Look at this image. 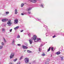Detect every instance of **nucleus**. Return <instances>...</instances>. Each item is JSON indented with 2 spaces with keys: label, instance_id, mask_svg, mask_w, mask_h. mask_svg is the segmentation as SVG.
I'll use <instances>...</instances> for the list:
<instances>
[{
  "label": "nucleus",
  "instance_id": "f257e3e1",
  "mask_svg": "<svg viewBox=\"0 0 64 64\" xmlns=\"http://www.w3.org/2000/svg\"><path fill=\"white\" fill-rule=\"evenodd\" d=\"M33 40H34L35 42H41V38H37V36L35 35H34L33 36Z\"/></svg>",
  "mask_w": 64,
  "mask_h": 64
},
{
  "label": "nucleus",
  "instance_id": "f03ea898",
  "mask_svg": "<svg viewBox=\"0 0 64 64\" xmlns=\"http://www.w3.org/2000/svg\"><path fill=\"white\" fill-rule=\"evenodd\" d=\"M11 20H9L7 22V24L9 26H11V24H12V22H11Z\"/></svg>",
  "mask_w": 64,
  "mask_h": 64
},
{
  "label": "nucleus",
  "instance_id": "7ed1b4c3",
  "mask_svg": "<svg viewBox=\"0 0 64 64\" xmlns=\"http://www.w3.org/2000/svg\"><path fill=\"white\" fill-rule=\"evenodd\" d=\"M24 62L26 63H28L29 60L28 58H26L24 59Z\"/></svg>",
  "mask_w": 64,
  "mask_h": 64
},
{
  "label": "nucleus",
  "instance_id": "20e7f679",
  "mask_svg": "<svg viewBox=\"0 0 64 64\" xmlns=\"http://www.w3.org/2000/svg\"><path fill=\"white\" fill-rule=\"evenodd\" d=\"M14 56V53H12L10 55V59L13 58Z\"/></svg>",
  "mask_w": 64,
  "mask_h": 64
},
{
  "label": "nucleus",
  "instance_id": "39448f33",
  "mask_svg": "<svg viewBox=\"0 0 64 64\" xmlns=\"http://www.w3.org/2000/svg\"><path fill=\"white\" fill-rule=\"evenodd\" d=\"M18 20L16 19L15 20H14V24H18Z\"/></svg>",
  "mask_w": 64,
  "mask_h": 64
},
{
  "label": "nucleus",
  "instance_id": "423d86ee",
  "mask_svg": "<svg viewBox=\"0 0 64 64\" xmlns=\"http://www.w3.org/2000/svg\"><path fill=\"white\" fill-rule=\"evenodd\" d=\"M22 47L23 49H27V48H28L27 46H26L24 45L22 46Z\"/></svg>",
  "mask_w": 64,
  "mask_h": 64
},
{
  "label": "nucleus",
  "instance_id": "0eeeda50",
  "mask_svg": "<svg viewBox=\"0 0 64 64\" xmlns=\"http://www.w3.org/2000/svg\"><path fill=\"white\" fill-rule=\"evenodd\" d=\"M60 58L61 61H63L64 60L63 58H64V56H60Z\"/></svg>",
  "mask_w": 64,
  "mask_h": 64
},
{
  "label": "nucleus",
  "instance_id": "6e6552de",
  "mask_svg": "<svg viewBox=\"0 0 64 64\" xmlns=\"http://www.w3.org/2000/svg\"><path fill=\"white\" fill-rule=\"evenodd\" d=\"M7 20H8V19H2V22H6V21H7Z\"/></svg>",
  "mask_w": 64,
  "mask_h": 64
},
{
  "label": "nucleus",
  "instance_id": "1a4fd4ad",
  "mask_svg": "<svg viewBox=\"0 0 64 64\" xmlns=\"http://www.w3.org/2000/svg\"><path fill=\"white\" fill-rule=\"evenodd\" d=\"M19 28V26H18L16 27V28H14V29L15 30H17V29H18Z\"/></svg>",
  "mask_w": 64,
  "mask_h": 64
},
{
  "label": "nucleus",
  "instance_id": "9d476101",
  "mask_svg": "<svg viewBox=\"0 0 64 64\" xmlns=\"http://www.w3.org/2000/svg\"><path fill=\"white\" fill-rule=\"evenodd\" d=\"M2 33H5V28H2Z\"/></svg>",
  "mask_w": 64,
  "mask_h": 64
},
{
  "label": "nucleus",
  "instance_id": "9b49d317",
  "mask_svg": "<svg viewBox=\"0 0 64 64\" xmlns=\"http://www.w3.org/2000/svg\"><path fill=\"white\" fill-rule=\"evenodd\" d=\"M15 14H17L18 12H17V10L15 9L14 10Z\"/></svg>",
  "mask_w": 64,
  "mask_h": 64
},
{
  "label": "nucleus",
  "instance_id": "f8f14e48",
  "mask_svg": "<svg viewBox=\"0 0 64 64\" xmlns=\"http://www.w3.org/2000/svg\"><path fill=\"white\" fill-rule=\"evenodd\" d=\"M15 44V42H14V40H13L12 41V44L13 45H14Z\"/></svg>",
  "mask_w": 64,
  "mask_h": 64
},
{
  "label": "nucleus",
  "instance_id": "ddd939ff",
  "mask_svg": "<svg viewBox=\"0 0 64 64\" xmlns=\"http://www.w3.org/2000/svg\"><path fill=\"white\" fill-rule=\"evenodd\" d=\"M32 9V8H28L26 9L27 11H29Z\"/></svg>",
  "mask_w": 64,
  "mask_h": 64
},
{
  "label": "nucleus",
  "instance_id": "4468645a",
  "mask_svg": "<svg viewBox=\"0 0 64 64\" xmlns=\"http://www.w3.org/2000/svg\"><path fill=\"white\" fill-rule=\"evenodd\" d=\"M29 41L30 42V44H32V40H29Z\"/></svg>",
  "mask_w": 64,
  "mask_h": 64
},
{
  "label": "nucleus",
  "instance_id": "2eb2a0df",
  "mask_svg": "<svg viewBox=\"0 0 64 64\" xmlns=\"http://www.w3.org/2000/svg\"><path fill=\"white\" fill-rule=\"evenodd\" d=\"M23 58V56H21L20 58H19V60H21Z\"/></svg>",
  "mask_w": 64,
  "mask_h": 64
},
{
  "label": "nucleus",
  "instance_id": "dca6fc26",
  "mask_svg": "<svg viewBox=\"0 0 64 64\" xmlns=\"http://www.w3.org/2000/svg\"><path fill=\"white\" fill-rule=\"evenodd\" d=\"M24 5V4L22 3L21 4V7H23V6Z\"/></svg>",
  "mask_w": 64,
  "mask_h": 64
},
{
  "label": "nucleus",
  "instance_id": "f3484780",
  "mask_svg": "<svg viewBox=\"0 0 64 64\" xmlns=\"http://www.w3.org/2000/svg\"><path fill=\"white\" fill-rule=\"evenodd\" d=\"M3 47V46H0V49H2Z\"/></svg>",
  "mask_w": 64,
  "mask_h": 64
},
{
  "label": "nucleus",
  "instance_id": "a211bd4d",
  "mask_svg": "<svg viewBox=\"0 0 64 64\" xmlns=\"http://www.w3.org/2000/svg\"><path fill=\"white\" fill-rule=\"evenodd\" d=\"M27 51L28 53H31V52H32L29 50H28Z\"/></svg>",
  "mask_w": 64,
  "mask_h": 64
},
{
  "label": "nucleus",
  "instance_id": "6ab92c4d",
  "mask_svg": "<svg viewBox=\"0 0 64 64\" xmlns=\"http://www.w3.org/2000/svg\"><path fill=\"white\" fill-rule=\"evenodd\" d=\"M18 60L17 58H16V59L13 60V61L14 62H16Z\"/></svg>",
  "mask_w": 64,
  "mask_h": 64
},
{
  "label": "nucleus",
  "instance_id": "aec40b11",
  "mask_svg": "<svg viewBox=\"0 0 64 64\" xmlns=\"http://www.w3.org/2000/svg\"><path fill=\"white\" fill-rule=\"evenodd\" d=\"M42 56H45V54L43 52V54H42Z\"/></svg>",
  "mask_w": 64,
  "mask_h": 64
},
{
  "label": "nucleus",
  "instance_id": "412c9836",
  "mask_svg": "<svg viewBox=\"0 0 64 64\" xmlns=\"http://www.w3.org/2000/svg\"><path fill=\"white\" fill-rule=\"evenodd\" d=\"M6 14H8L9 13V12H5Z\"/></svg>",
  "mask_w": 64,
  "mask_h": 64
},
{
  "label": "nucleus",
  "instance_id": "4be33fe9",
  "mask_svg": "<svg viewBox=\"0 0 64 64\" xmlns=\"http://www.w3.org/2000/svg\"><path fill=\"white\" fill-rule=\"evenodd\" d=\"M3 40L4 42H6V40H5V38H3Z\"/></svg>",
  "mask_w": 64,
  "mask_h": 64
},
{
  "label": "nucleus",
  "instance_id": "5701e85b",
  "mask_svg": "<svg viewBox=\"0 0 64 64\" xmlns=\"http://www.w3.org/2000/svg\"><path fill=\"white\" fill-rule=\"evenodd\" d=\"M51 49V47H50L48 49V52H49L50 50V49Z\"/></svg>",
  "mask_w": 64,
  "mask_h": 64
},
{
  "label": "nucleus",
  "instance_id": "b1692460",
  "mask_svg": "<svg viewBox=\"0 0 64 64\" xmlns=\"http://www.w3.org/2000/svg\"><path fill=\"white\" fill-rule=\"evenodd\" d=\"M60 53H61L60 52H58L56 53V54H57V55H59L60 54Z\"/></svg>",
  "mask_w": 64,
  "mask_h": 64
},
{
  "label": "nucleus",
  "instance_id": "393cba45",
  "mask_svg": "<svg viewBox=\"0 0 64 64\" xmlns=\"http://www.w3.org/2000/svg\"><path fill=\"white\" fill-rule=\"evenodd\" d=\"M1 44L2 46H4V42H2Z\"/></svg>",
  "mask_w": 64,
  "mask_h": 64
},
{
  "label": "nucleus",
  "instance_id": "a878e982",
  "mask_svg": "<svg viewBox=\"0 0 64 64\" xmlns=\"http://www.w3.org/2000/svg\"><path fill=\"white\" fill-rule=\"evenodd\" d=\"M36 20H38V21H39L40 20H41L40 19H39L37 18H36Z\"/></svg>",
  "mask_w": 64,
  "mask_h": 64
},
{
  "label": "nucleus",
  "instance_id": "bb28decb",
  "mask_svg": "<svg viewBox=\"0 0 64 64\" xmlns=\"http://www.w3.org/2000/svg\"><path fill=\"white\" fill-rule=\"evenodd\" d=\"M51 50L52 51H54V50H53V47H52L51 48Z\"/></svg>",
  "mask_w": 64,
  "mask_h": 64
},
{
  "label": "nucleus",
  "instance_id": "cd10ccee",
  "mask_svg": "<svg viewBox=\"0 0 64 64\" xmlns=\"http://www.w3.org/2000/svg\"><path fill=\"white\" fill-rule=\"evenodd\" d=\"M17 38H20V36L19 35H18V36H17Z\"/></svg>",
  "mask_w": 64,
  "mask_h": 64
},
{
  "label": "nucleus",
  "instance_id": "c85d7f7f",
  "mask_svg": "<svg viewBox=\"0 0 64 64\" xmlns=\"http://www.w3.org/2000/svg\"><path fill=\"white\" fill-rule=\"evenodd\" d=\"M40 6L41 7H42V8H44V6H43V5L42 4Z\"/></svg>",
  "mask_w": 64,
  "mask_h": 64
},
{
  "label": "nucleus",
  "instance_id": "c756f323",
  "mask_svg": "<svg viewBox=\"0 0 64 64\" xmlns=\"http://www.w3.org/2000/svg\"><path fill=\"white\" fill-rule=\"evenodd\" d=\"M46 64H48L49 63V62H46L45 63Z\"/></svg>",
  "mask_w": 64,
  "mask_h": 64
},
{
  "label": "nucleus",
  "instance_id": "7c9ffc66",
  "mask_svg": "<svg viewBox=\"0 0 64 64\" xmlns=\"http://www.w3.org/2000/svg\"><path fill=\"white\" fill-rule=\"evenodd\" d=\"M17 64H20V62H18Z\"/></svg>",
  "mask_w": 64,
  "mask_h": 64
},
{
  "label": "nucleus",
  "instance_id": "2f4dec72",
  "mask_svg": "<svg viewBox=\"0 0 64 64\" xmlns=\"http://www.w3.org/2000/svg\"><path fill=\"white\" fill-rule=\"evenodd\" d=\"M39 50V52H41V48H39L38 49Z\"/></svg>",
  "mask_w": 64,
  "mask_h": 64
},
{
  "label": "nucleus",
  "instance_id": "473e14b6",
  "mask_svg": "<svg viewBox=\"0 0 64 64\" xmlns=\"http://www.w3.org/2000/svg\"><path fill=\"white\" fill-rule=\"evenodd\" d=\"M47 60V61L48 62H49V61H50V59H48Z\"/></svg>",
  "mask_w": 64,
  "mask_h": 64
},
{
  "label": "nucleus",
  "instance_id": "72a5a7b5",
  "mask_svg": "<svg viewBox=\"0 0 64 64\" xmlns=\"http://www.w3.org/2000/svg\"><path fill=\"white\" fill-rule=\"evenodd\" d=\"M17 45L19 46H21V44H18Z\"/></svg>",
  "mask_w": 64,
  "mask_h": 64
},
{
  "label": "nucleus",
  "instance_id": "f704fd0d",
  "mask_svg": "<svg viewBox=\"0 0 64 64\" xmlns=\"http://www.w3.org/2000/svg\"><path fill=\"white\" fill-rule=\"evenodd\" d=\"M12 29H11L10 30V32H12Z\"/></svg>",
  "mask_w": 64,
  "mask_h": 64
},
{
  "label": "nucleus",
  "instance_id": "c9c22d12",
  "mask_svg": "<svg viewBox=\"0 0 64 64\" xmlns=\"http://www.w3.org/2000/svg\"><path fill=\"white\" fill-rule=\"evenodd\" d=\"M23 30H21L20 31V32H23Z\"/></svg>",
  "mask_w": 64,
  "mask_h": 64
},
{
  "label": "nucleus",
  "instance_id": "e433bc0d",
  "mask_svg": "<svg viewBox=\"0 0 64 64\" xmlns=\"http://www.w3.org/2000/svg\"><path fill=\"white\" fill-rule=\"evenodd\" d=\"M55 37H56V36L55 35H54V36H52V38H55Z\"/></svg>",
  "mask_w": 64,
  "mask_h": 64
},
{
  "label": "nucleus",
  "instance_id": "4c0bfd02",
  "mask_svg": "<svg viewBox=\"0 0 64 64\" xmlns=\"http://www.w3.org/2000/svg\"><path fill=\"white\" fill-rule=\"evenodd\" d=\"M29 1H30L31 2H32V0H28Z\"/></svg>",
  "mask_w": 64,
  "mask_h": 64
},
{
  "label": "nucleus",
  "instance_id": "58836bf2",
  "mask_svg": "<svg viewBox=\"0 0 64 64\" xmlns=\"http://www.w3.org/2000/svg\"><path fill=\"white\" fill-rule=\"evenodd\" d=\"M42 46H43V45H42V44L40 46V47H42Z\"/></svg>",
  "mask_w": 64,
  "mask_h": 64
},
{
  "label": "nucleus",
  "instance_id": "ea45409f",
  "mask_svg": "<svg viewBox=\"0 0 64 64\" xmlns=\"http://www.w3.org/2000/svg\"><path fill=\"white\" fill-rule=\"evenodd\" d=\"M28 14H30V13H31V12H28Z\"/></svg>",
  "mask_w": 64,
  "mask_h": 64
},
{
  "label": "nucleus",
  "instance_id": "a19ab883",
  "mask_svg": "<svg viewBox=\"0 0 64 64\" xmlns=\"http://www.w3.org/2000/svg\"><path fill=\"white\" fill-rule=\"evenodd\" d=\"M44 27H45V28H47V26H44Z\"/></svg>",
  "mask_w": 64,
  "mask_h": 64
},
{
  "label": "nucleus",
  "instance_id": "79ce46f5",
  "mask_svg": "<svg viewBox=\"0 0 64 64\" xmlns=\"http://www.w3.org/2000/svg\"><path fill=\"white\" fill-rule=\"evenodd\" d=\"M28 35L29 37H30V34H28Z\"/></svg>",
  "mask_w": 64,
  "mask_h": 64
},
{
  "label": "nucleus",
  "instance_id": "37998d69",
  "mask_svg": "<svg viewBox=\"0 0 64 64\" xmlns=\"http://www.w3.org/2000/svg\"><path fill=\"white\" fill-rule=\"evenodd\" d=\"M21 15H24V14L22 13L21 14Z\"/></svg>",
  "mask_w": 64,
  "mask_h": 64
},
{
  "label": "nucleus",
  "instance_id": "c03bdc74",
  "mask_svg": "<svg viewBox=\"0 0 64 64\" xmlns=\"http://www.w3.org/2000/svg\"><path fill=\"white\" fill-rule=\"evenodd\" d=\"M2 16H5V14H2Z\"/></svg>",
  "mask_w": 64,
  "mask_h": 64
},
{
  "label": "nucleus",
  "instance_id": "a18cd8bd",
  "mask_svg": "<svg viewBox=\"0 0 64 64\" xmlns=\"http://www.w3.org/2000/svg\"><path fill=\"white\" fill-rule=\"evenodd\" d=\"M9 64H12V62H10L9 63Z\"/></svg>",
  "mask_w": 64,
  "mask_h": 64
},
{
  "label": "nucleus",
  "instance_id": "49530a36",
  "mask_svg": "<svg viewBox=\"0 0 64 64\" xmlns=\"http://www.w3.org/2000/svg\"><path fill=\"white\" fill-rule=\"evenodd\" d=\"M51 57H52V54H51Z\"/></svg>",
  "mask_w": 64,
  "mask_h": 64
},
{
  "label": "nucleus",
  "instance_id": "de8ad7c7",
  "mask_svg": "<svg viewBox=\"0 0 64 64\" xmlns=\"http://www.w3.org/2000/svg\"><path fill=\"white\" fill-rule=\"evenodd\" d=\"M24 52H25V51H26V50H24Z\"/></svg>",
  "mask_w": 64,
  "mask_h": 64
},
{
  "label": "nucleus",
  "instance_id": "09e8293b",
  "mask_svg": "<svg viewBox=\"0 0 64 64\" xmlns=\"http://www.w3.org/2000/svg\"><path fill=\"white\" fill-rule=\"evenodd\" d=\"M0 64H1V63H0Z\"/></svg>",
  "mask_w": 64,
  "mask_h": 64
},
{
  "label": "nucleus",
  "instance_id": "8fccbe9b",
  "mask_svg": "<svg viewBox=\"0 0 64 64\" xmlns=\"http://www.w3.org/2000/svg\"><path fill=\"white\" fill-rule=\"evenodd\" d=\"M46 36H47V35H46Z\"/></svg>",
  "mask_w": 64,
  "mask_h": 64
},
{
  "label": "nucleus",
  "instance_id": "3c124183",
  "mask_svg": "<svg viewBox=\"0 0 64 64\" xmlns=\"http://www.w3.org/2000/svg\"><path fill=\"white\" fill-rule=\"evenodd\" d=\"M30 18H31V17H30Z\"/></svg>",
  "mask_w": 64,
  "mask_h": 64
}]
</instances>
